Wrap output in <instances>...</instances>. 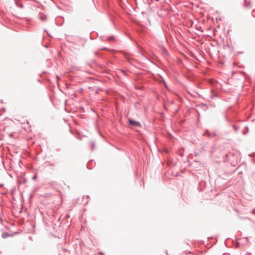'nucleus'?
I'll use <instances>...</instances> for the list:
<instances>
[{"label":"nucleus","mask_w":255,"mask_h":255,"mask_svg":"<svg viewBox=\"0 0 255 255\" xmlns=\"http://www.w3.org/2000/svg\"><path fill=\"white\" fill-rule=\"evenodd\" d=\"M15 3L17 7H18L20 8H22L23 7V4L22 3H21L19 1L15 0Z\"/></svg>","instance_id":"f03ea898"},{"label":"nucleus","mask_w":255,"mask_h":255,"mask_svg":"<svg viewBox=\"0 0 255 255\" xmlns=\"http://www.w3.org/2000/svg\"><path fill=\"white\" fill-rule=\"evenodd\" d=\"M251 213H252V214L255 215V209H254L252 211Z\"/></svg>","instance_id":"9d476101"},{"label":"nucleus","mask_w":255,"mask_h":255,"mask_svg":"<svg viewBox=\"0 0 255 255\" xmlns=\"http://www.w3.org/2000/svg\"><path fill=\"white\" fill-rule=\"evenodd\" d=\"M251 4V2H249L248 3H247L246 2V1L245 0V3L244 4L245 6L246 7H247V6H249Z\"/></svg>","instance_id":"423d86ee"},{"label":"nucleus","mask_w":255,"mask_h":255,"mask_svg":"<svg viewBox=\"0 0 255 255\" xmlns=\"http://www.w3.org/2000/svg\"><path fill=\"white\" fill-rule=\"evenodd\" d=\"M99 254H100L102 255H104V254L102 252H100Z\"/></svg>","instance_id":"4468645a"},{"label":"nucleus","mask_w":255,"mask_h":255,"mask_svg":"<svg viewBox=\"0 0 255 255\" xmlns=\"http://www.w3.org/2000/svg\"><path fill=\"white\" fill-rule=\"evenodd\" d=\"M3 184H0V187H3Z\"/></svg>","instance_id":"9b49d317"},{"label":"nucleus","mask_w":255,"mask_h":255,"mask_svg":"<svg viewBox=\"0 0 255 255\" xmlns=\"http://www.w3.org/2000/svg\"><path fill=\"white\" fill-rule=\"evenodd\" d=\"M113 38H114L113 36H110V37L108 38V41H110L111 39H113Z\"/></svg>","instance_id":"1a4fd4ad"},{"label":"nucleus","mask_w":255,"mask_h":255,"mask_svg":"<svg viewBox=\"0 0 255 255\" xmlns=\"http://www.w3.org/2000/svg\"><path fill=\"white\" fill-rule=\"evenodd\" d=\"M164 52H165V53H166L167 52L165 49L164 50Z\"/></svg>","instance_id":"f8f14e48"},{"label":"nucleus","mask_w":255,"mask_h":255,"mask_svg":"<svg viewBox=\"0 0 255 255\" xmlns=\"http://www.w3.org/2000/svg\"><path fill=\"white\" fill-rule=\"evenodd\" d=\"M36 176H33V179H36Z\"/></svg>","instance_id":"ddd939ff"},{"label":"nucleus","mask_w":255,"mask_h":255,"mask_svg":"<svg viewBox=\"0 0 255 255\" xmlns=\"http://www.w3.org/2000/svg\"><path fill=\"white\" fill-rule=\"evenodd\" d=\"M233 127L234 129V131H235V132H237V131H238V130H239V128L238 127H237V126H235V125H233Z\"/></svg>","instance_id":"39448f33"},{"label":"nucleus","mask_w":255,"mask_h":255,"mask_svg":"<svg viewBox=\"0 0 255 255\" xmlns=\"http://www.w3.org/2000/svg\"><path fill=\"white\" fill-rule=\"evenodd\" d=\"M94 147H95L94 142H92L91 143V150H93L94 149Z\"/></svg>","instance_id":"0eeeda50"},{"label":"nucleus","mask_w":255,"mask_h":255,"mask_svg":"<svg viewBox=\"0 0 255 255\" xmlns=\"http://www.w3.org/2000/svg\"><path fill=\"white\" fill-rule=\"evenodd\" d=\"M129 124L134 127H140L141 124L139 122L134 121L132 119H129Z\"/></svg>","instance_id":"f257e3e1"},{"label":"nucleus","mask_w":255,"mask_h":255,"mask_svg":"<svg viewBox=\"0 0 255 255\" xmlns=\"http://www.w3.org/2000/svg\"><path fill=\"white\" fill-rule=\"evenodd\" d=\"M205 134H207L208 137H214L216 135L215 132H214L212 135H211L208 130H206Z\"/></svg>","instance_id":"7ed1b4c3"},{"label":"nucleus","mask_w":255,"mask_h":255,"mask_svg":"<svg viewBox=\"0 0 255 255\" xmlns=\"http://www.w3.org/2000/svg\"><path fill=\"white\" fill-rule=\"evenodd\" d=\"M9 236V234L7 232H4L2 234V237L3 238H6Z\"/></svg>","instance_id":"20e7f679"},{"label":"nucleus","mask_w":255,"mask_h":255,"mask_svg":"<svg viewBox=\"0 0 255 255\" xmlns=\"http://www.w3.org/2000/svg\"><path fill=\"white\" fill-rule=\"evenodd\" d=\"M40 19H41V20L44 21V20H45L46 17L45 16H40Z\"/></svg>","instance_id":"6e6552de"}]
</instances>
